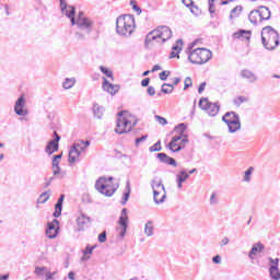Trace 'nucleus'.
I'll list each match as a JSON object with an SVG mask.
<instances>
[{"instance_id": "obj_1", "label": "nucleus", "mask_w": 280, "mask_h": 280, "mask_svg": "<svg viewBox=\"0 0 280 280\" xmlns=\"http://www.w3.org/2000/svg\"><path fill=\"white\" fill-rule=\"evenodd\" d=\"M61 13L70 19L71 25H77L79 32L74 34L77 40H84L93 32V20L88 18L84 12H79L75 19V7L68 5L66 0H59Z\"/></svg>"}, {"instance_id": "obj_2", "label": "nucleus", "mask_w": 280, "mask_h": 280, "mask_svg": "<svg viewBox=\"0 0 280 280\" xmlns=\"http://www.w3.org/2000/svg\"><path fill=\"white\" fill-rule=\"evenodd\" d=\"M170 38H172V28L168 26H158L147 35L144 45L148 49H152V47L167 43Z\"/></svg>"}, {"instance_id": "obj_3", "label": "nucleus", "mask_w": 280, "mask_h": 280, "mask_svg": "<svg viewBox=\"0 0 280 280\" xmlns=\"http://www.w3.org/2000/svg\"><path fill=\"white\" fill-rule=\"evenodd\" d=\"M261 43L268 51H275L279 47V32L272 26H265L261 30Z\"/></svg>"}, {"instance_id": "obj_4", "label": "nucleus", "mask_w": 280, "mask_h": 280, "mask_svg": "<svg viewBox=\"0 0 280 280\" xmlns=\"http://www.w3.org/2000/svg\"><path fill=\"white\" fill-rule=\"evenodd\" d=\"M137 25L135 24V16L121 15L116 20V33L118 36H132Z\"/></svg>"}, {"instance_id": "obj_5", "label": "nucleus", "mask_w": 280, "mask_h": 280, "mask_svg": "<svg viewBox=\"0 0 280 280\" xmlns=\"http://www.w3.org/2000/svg\"><path fill=\"white\" fill-rule=\"evenodd\" d=\"M135 126H137V119L135 116L130 115L128 112H119L117 114V126L115 129L117 135L130 132Z\"/></svg>"}, {"instance_id": "obj_6", "label": "nucleus", "mask_w": 280, "mask_h": 280, "mask_svg": "<svg viewBox=\"0 0 280 280\" xmlns=\"http://www.w3.org/2000/svg\"><path fill=\"white\" fill-rule=\"evenodd\" d=\"M192 47H188V60L191 62V65H205L209 62L210 58H212V52L211 50L207 48H197L191 50Z\"/></svg>"}, {"instance_id": "obj_7", "label": "nucleus", "mask_w": 280, "mask_h": 280, "mask_svg": "<svg viewBox=\"0 0 280 280\" xmlns=\"http://www.w3.org/2000/svg\"><path fill=\"white\" fill-rule=\"evenodd\" d=\"M95 189L103 194V196L110 198L119 189V184H113V177H100L96 180Z\"/></svg>"}, {"instance_id": "obj_8", "label": "nucleus", "mask_w": 280, "mask_h": 280, "mask_svg": "<svg viewBox=\"0 0 280 280\" xmlns=\"http://www.w3.org/2000/svg\"><path fill=\"white\" fill-rule=\"evenodd\" d=\"M151 188L153 191V201L155 205H163L167 198V190L165 189V185H163V179L154 177L151 180Z\"/></svg>"}, {"instance_id": "obj_9", "label": "nucleus", "mask_w": 280, "mask_h": 280, "mask_svg": "<svg viewBox=\"0 0 280 280\" xmlns=\"http://www.w3.org/2000/svg\"><path fill=\"white\" fill-rule=\"evenodd\" d=\"M222 121L226 124L229 132L232 135L238 130H242V121L240 120V115H237L235 112L225 113V115L222 117Z\"/></svg>"}, {"instance_id": "obj_10", "label": "nucleus", "mask_w": 280, "mask_h": 280, "mask_svg": "<svg viewBox=\"0 0 280 280\" xmlns=\"http://www.w3.org/2000/svg\"><path fill=\"white\" fill-rule=\"evenodd\" d=\"M199 106L202 110H206L210 117H215L220 113V104L209 102V98H200Z\"/></svg>"}, {"instance_id": "obj_11", "label": "nucleus", "mask_w": 280, "mask_h": 280, "mask_svg": "<svg viewBox=\"0 0 280 280\" xmlns=\"http://www.w3.org/2000/svg\"><path fill=\"white\" fill-rule=\"evenodd\" d=\"M118 224L119 226L116 229V231L119 237H126V233L128 231V209L124 208L121 210Z\"/></svg>"}, {"instance_id": "obj_12", "label": "nucleus", "mask_w": 280, "mask_h": 280, "mask_svg": "<svg viewBox=\"0 0 280 280\" xmlns=\"http://www.w3.org/2000/svg\"><path fill=\"white\" fill-rule=\"evenodd\" d=\"M187 137L183 138V136H175L172 138L171 142L168 143L167 148L172 152H180L183 148H185V143H187Z\"/></svg>"}, {"instance_id": "obj_13", "label": "nucleus", "mask_w": 280, "mask_h": 280, "mask_svg": "<svg viewBox=\"0 0 280 280\" xmlns=\"http://www.w3.org/2000/svg\"><path fill=\"white\" fill-rule=\"evenodd\" d=\"M14 113L15 115H19L20 117H25L30 115V110L25 108V96H20L14 105Z\"/></svg>"}, {"instance_id": "obj_14", "label": "nucleus", "mask_w": 280, "mask_h": 280, "mask_svg": "<svg viewBox=\"0 0 280 280\" xmlns=\"http://www.w3.org/2000/svg\"><path fill=\"white\" fill-rule=\"evenodd\" d=\"M54 136H55V139L54 140H50L48 142V144L46 145V150L45 152L47 154H54V152H58V148H59V141H60V136L58 135V132L54 131Z\"/></svg>"}, {"instance_id": "obj_15", "label": "nucleus", "mask_w": 280, "mask_h": 280, "mask_svg": "<svg viewBox=\"0 0 280 280\" xmlns=\"http://www.w3.org/2000/svg\"><path fill=\"white\" fill-rule=\"evenodd\" d=\"M58 220H54L52 222L48 223V228L46 230V235L49 240H55V237H58Z\"/></svg>"}, {"instance_id": "obj_16", "label": "nucleus", "mask_w": 280, "mask_h": 280, "mask_svg": "<svg viewBox=\"0 0 280 280\" xmlns=\"http://www.w3.org/2000/svg\"><path fill=\"white\" fill-rule=\"evenodd\" d=\"M89 224H91V218L86 217L85 214H81L77 219V231H86V229H89Z\"/></svg>"}, {"instance_id": "obj_17", "label": "nucleus", "mask_w": 280, "mask_h": 280, "mask_svg": "<svg viewBox=\"0 0 280 280\" xmlns=\"http://www.w3.org/2000/svg\"><path fill=\"white\" fill-rule=\"evenodd\" d=\"M265 249H266V246H264L261 242L254 244L252 249L248 253V258L253 261L255 259V255H259V253H264Z\"/></svg>"}, {"instance_id": "obj_18", "label": "nucleus", "mask_w": 280, "mask_h": 280, "mask_svg": "<svg viewBox=\"0 0 280 280\" xmlns=\"http://www.w3.org/2000/svg\"><path fill=\"white\" fill-rule=\"evenodd\" d=\"M103 90L106 91V93H109V95H115L119 92V85H115L113 83H109L106 78H103Z\"/></svg>"}, {"instance_id": "obj_19", "label": "nucleus", "mask_w": 280, "mask_h": 280, "mask_svg": "<svg viewBox=\"0 0 280 280\" xmlns=\"http://www.w3.org/2000/svg\"><path fill=\"white\" fill-rule=\"evenodd\" d=\"M183 51V39H177L176 44L172 47V51L170 54V59L172 60L173 58H180L178 54Z\"/></svg>"}, {"instance_id": "obj_20", "label": "nucleus", "mask_w": 280, "mask_h": 280, "mask_svg": "<svg viewBox=\"0 0 280 280\" xmlns=\"http://www.w3.org/2000/svg\"><path fill=\"white\" fill-rule=\"evenodd\" d=\"M158 159L161 161V163H166V165L178 167V163H176V160H174V158H170L165 153H158Z\"/></svg>"}, {"instance_id": "obj_21", "label": "nucleus", "mask_w": 280, "mask_h": 280, "mask_svg": "<svg viewBox=\"0 0 280 280\" xmlns=\"http://www.w3.org/2000/svg\"><path fill=\"white\" fill-rule=\"evenodd\" d=\"M258 13L260 14V19L262 22L270 21V18L272 16L270 8L264 5L258 7Z\"/></svg>"}, {"instance_id": "obj_22", "label": "nucleus", "mask_w": 280, "mask_h": 280, "mask_svg": "<svg viewBox=\"0 0 280 280\" xmlns=\"http://www.w3.org/2000/svg\"><path fill=\"white\" fill-rule=\"evenodd\" d=\"M188 178L189 174H187V171L182 170L179 174L176 175L177 188L183 189V183H186Z\"/></svg>"}, {"instance_id": "obj_23", "label": "nucleus", "mask_w": 280, "mask_h": 280, "mask_svg": "<svg viewBox=\"0 0 280 280\" xmlns=\"http://www.w3.org/2000/svg\"><path fill=\"white\" fill-rule=\"evenodd\" d=\"M248 20L250 21V23H253V25H259V23H262L259 10L256 9V10L250 11V13L248 15Z\"/></svg>"}, {"instance_id": "obj_24", "label": "nucleus", "mask_w": 280, "mask_h": 280, "mask_svg": "<svg viewBox=\"0 0 280 280\" xmlns=\"http://www.w3.org/2000/svg\"><path fill=\"white\" fill-rule=\"evenodd\" d=\"M90 145L91 141L79 140L74 142L71 148H73L74 150H77V152H80V154H82V152H84V150H86V148H89Z\"/></svg>"}, {"instance_id": "obj_25", "label": "nucleus", "mask_w": 280, "mask_h": 280, "mask_svg": "<svg viewBox=\"0 0 280 280\" xmlns=\"http://www.w3.org/2000/svg\"><path fill=\"white\" fill-rule=\"evenodd\" d=\"M241 78H244V80H248L252 83L257 80V75H255L250 70H242Z\"/></svg>"}, {"instance_id": "obj_26", "label": "nucleus", "mask_w": 280, "mask_h": 280, "mask_svg": "<svg viewBox=\"0 0 280 280\" xmlns=\"http://www.w3.org/2000/svg\"><path fill=\"white\" fill-rule=\"evenodd\" d=\"M234 38H244L245 40H250L252 32L246 30H240L233 34Z\"/></svg>"}, {"instance_id": "obj_27", "label": "nucleus", "mask_w": 280, "mask_h": 280, "mask_svg": "<svg viewBox=\"0 0 280 280\" xmlns=\"http://www.w3.org/2000/svg\"><path fill=\"white\" fill-rule=\"evenodd\" d=\"M95 248H97V245H88L86 248L83 250L82 261H89V259H91V256L89 255H93V250H95Z\"/></svg>"}, {"instance_id": "obj_28", "label": "nucleus", "mask_w": 280, "mask_h": 280, "mask_svg": "<svg viewBox=\"0 0 280 280\" xmlns=\"http://www.w3.org/2000/svg\"><path fill=\"white\" fill-rule=\"evenodd\" d=\"M80 151H77L73 147L69 151V163H75L80 159Z\"/></svg>"}, {"instance_id": "obj_29", "label": "nucleus", "mask_w": 280, "mask_h": 280, "mask_svg": "<svg viewBox=\"0 0 280 280\" xmlns=\"http://www.w3.org/2000/svg\"><path fill=\"white\" fill-rule=\"evenodd\" d=\"M144 235L152 237L154 235V222L148 221L144 225Z\"/></svg>"}, {"instance_id": "obj_30", "label": "nucleus", "mask_w": 280, "mask_h": 280, "mask_svg": "<svg viewBox=\"0 0 280 280\" xmlns=\"http://www.w3.org/2000/svg\"><path fill=\"white\" fill-rule=\"evenodd\" d=\"M270 278L272 280H280V270L279 266H271L269 268Z\"/></svg>"}, {"instance_id": "obj_31", "label": "nucleus", "mask_w": 280, "mask_h": 280, "mask_svg": "<svg viewBox=\"0 0 280 280\" xmlns=\"http://www.w3.org/2000/svg\"><path fill=\"white\" fill-rule=\"evenodd\" d=\"M253 172H255V167L249 166L243 176V183H250V180L253 179Z\"/></svg>"}, {"instance_id": "obj_32", "label": "nucleus", "mask_w": 280, "mask_h": 280, "mask_svg": "<svg viewBox=\"0 0 280 280\" xmlns=\"http://www.w3.org/2000/svg\"><path fill=\"white\" fill-rule=\"evenodd\" d=\"M93 113L96 119H102V117L104 116V107L100 106L98 104H95L93 107Z\"/></svg>"}, {"instance_id": "obj_33", "label": "nucleus", "mask_w": 280, "mask_h": 280, "mask_svg": "<svg viewBox=\"0 0 280 280\" xmlns=\"http://www.w3.org/2000/svg\"><path fill=\"white\" fill-rule=\"evenodd\" d=\"M242 5H236L234 9H232L230 13V20L233 21V19H237L240 14H242Z\"/></svg>"}, {"instance_id": "obj_34", "label": "nucleus", "mask_w": 280, "mask_h": 280, "mask_svg": "<svg viewBox=\"0 0 280 280\" xmlns=\"http://www.w3.org/2000/svg\"><path fill=\"white\" fill-rule=\"evenodd\" d=\"M73 86H75V78H67L62 83V88L66 90L73 89Z\"/></svg>"}, {"instance_id": "obj_35", "label": "nucleus", "mask_w": 280, "mask_h": 280, "mask_svg": "<svg viewBox=\"0 0 280 280\" xmlns=\"http://www.w3.org/2000/svg\"><path fill=\"white\" fill-rule=\"evenodd\" d=\"M126 189L127 191L122 195V206H126V202L130 199V182H127Z\"/></svg>"}, {"instance_id": "obj_36", "label": "nucleus", "mask_w": 280, "mask_h": 280, "mask_svg": "<svg viewBox=\"0 0 280 280\" xmlns=\"http://www.w3.org/2000/svg\"><path fill=\"white\" fill-rule=\"evenodd\" d=\"M100 71H102V73H104V75H106L107 78H109L112 80V82L115 81V77H113V71L104 66L100 67Z\"/></svg>"}, {"instance_id": "obj_37", "label": "nucleus", "mask_w": 280, "mask_h": 280, "mask_svg": "<svg viewBox=\"0 0 280 280\" xmlns=\"http://www.w3.org/2000/svg\"><path fill=\"white\" fill-rule=\"evenodd\" d=\"M174 92V85L170 83L162 84V93L165 95H170V93Z\"/></svg>"}, {"instance_id": "obj_38", "label": "nucleus", "mask_w": 280, "mask_h": 280, "mask_svg": "<svg viewBox=\"0 0 280 280\" xmlns=\"http://www.w3.org/2000/svg\"><path fill=\"white\" fill-rule=\"evenodd\" d=\"M49 197H50L49 191L43 192L37 199V205H45V202L49 200Z\"/></svg>"}, {"instance_id": "obj_39", "label": "nucleus", "mask_w": 280, "mask_h": 280, "mask_svg": "<svg viewBox=\"0 0 280 280\" xmlns=\"http://www.w3.org/2000/svg\"><path fill=\"white\" fill-rule=\"evenodd\" d=\"M61 214H62V203L60 201H57L55 206L54 218H60Z\"/></svg>"}, {"instance_id": "obj_40", "label": "nucleus", "mask_w": 280, "mask_h": 280, "mask_svg": "<svg viewBox=\"0 0 280 280\" xmlns=\"http://www.w3.org/2000/svg\"><path fill=\"white\" fill-rule=\"evenodd\" d=\"M219 0H208L209 3V13L211 14V19H213V14H215V2Z\"/></svg>"}, {"instance_id": "obj_41", "label": "nucleus", "mask_w": 280, "mask_h": 280, "mask_svg": "<svg viewBox=\"0 0 280 280\" xmlns=\"http://www.w3.org/2000/svg\"><path fill=\"white\" fill-rule=\"evenodd\" d=\"M244 102H248V98L245 96H237L236 98H234L233 103L235 106H242V104H244Z\"/></svg>"}, {"instance_id": "obj_42", "label": "nucleus", "mask_w": 280, "mask_h": 280, "mask_svg": "<svg viewBox=\"0 0 280 280\" xmlns=\"http://www.w3.org/2000/svg\"><path fill=\"white\" fill-rule=\"evenodd\" d=\"M163 148L161 147V140H159L155 144L149 148V152H161Z\"/></svg>"}, {"instance_id": "obj_43", "label": "nucleus", "mask_w": 280, "mask_h": 280, "mask_svg": "<svg viewBox=\"0 0 280 280\" xmlns=\"http://www.w3.org/2000/svg\"><path fill=\"white\" fill-rule=\"evenodd\" d=\"M218 202H220L218 200V192H212L210 196V205L215 206Z\"/></svg>"}, {"instance_id": "obj_44", "label": "nucleus", "mask_w": 280, "mask_h": 280, "mask_svg": "<svg viewBox=\"0 0 280 280\" xmlns=\"http://www.w3.org/2000/svg\"><path fill=\"white\" fill-rule=\"evenodd\" d=\"M186 128H187V126L182 122L175 127V130H176V132H179V135H183V132H185Z\"/></svg>"}, {"instance_id": "obj_45", "label": "nucleus", "mask_w": 280, "mask_h": 280, "mask_svg": "<svg viewBox=\"0 0 280 280\" xmlns=\"http://www.w3.org/2000/svg\"><path fill=\"white\" fill-rule=\"evenodd\" d=\"M194 82L191 81V78L187 77L184 81V91H187L189 86H192Z\"/></svg>"}, {"instance_id": "obj_46", "label": "nucleus", "mask_w": 280, "mask_h": 280, "mask_svg": "<svg viewBox=\"0 0 280 280\" xmlns=\"http://www.w3.org/2000/svg\"><path fill=\"white\" fill-rule=\"evenodd\" d=\"M171 74H172V72L164 70L160 73V80L165 81V80H167V78H170Z\"/></svg>"}, {"instance_id": "obj_47", "label": "nucleus", "mask_w": 280, "mask_h": 280, "mask_svg": "<svg viewBox=\"0 0 280 280\" xmlns=\"http://www.w3.org/2000/svg\"><path fill=\"white\" fill-rule=\"evenodd\" d=\"M130 5H132V10H135V12H137V14H141V8L139 5H137V1L131 0Z\"/></svg>"}, {"instance_id": "obj_48", "label": "nucleus", "mask_w": 280, "mask_h": 280, "mask_svg": "<svg viewBox=\"0 0 280 280\" xmlns=\"http://www.w3.org/2000/svg\"><path fill=\"white\" fill-rule=\"evenodd\" d=\"M45 270H47L46 267H36L35 275H37L38 277H43V275H45Z\"/></svg>"}, {"instance_id": "obj_49", "label": "nucleus", "mask_w": 280, "mask_h": 280, "mask_svg": "<svg viewBox=\"0 0 280 280\" xmlns=\"http://www.w3.org/2000/svg\"><path fill=\"white\" fill-rule=\"evenodd\" d=\"M155 119L161 126H167V119L163 118L162 116H155Z\"/></svg>"}, {"instance_id": "obj_50", "label": "nucleus", "mask_w": 280, "mask_h": 280, "mask_svg": "<svg viewBox=\"0 0 280 280\" xmlns=\"http://www.w3.org/2000/svg\"><path fill=\"white\" fill-rule=\"evenodd\" d=\"M147 93H148V95H150V97H154V95H156V90L154 89V86L150 85L147 89Z\"/></svg>"}, {"instance_id": "obj_51", "label": "nucleus", "mask_w": 280, "mask_h": 280, "mask_svg": "<svg viewBox=\"0 0 280 280\" xmlns=\"http://www.w3.org/2000/svg\"><path fill=\"white\" fill-rule=\"evenodd\" d=\"M145 139H148V135L137 138L136 139V148H139V143H143V141H145Z\"/></svg>"}, {"instance_id": "obj_52", "label": "nucleus", "mask_w": 280, "mask_h": 280, "mask_svg": "<svg viewBox=\"0 0 280 280\" xmlns=\"http://www.w3.org/2000/svg\"><path fill=\"white\" fill-rule=\"evenodd\" d=\"M98 242H101V244H104V242H106V232H103L98 235Z\"/></svg>"}, {"instance_id": "obj_53", "label": "nucleus", "mask_w": 280, "mask_h": 280, "mask_svg": "<svg viewBox=\"0 0 280 280\" xmlns=\"http://www.w3.org/2000/svg\"><path fill=\"white\" fill-rule=\"evenodd\" d=\"M213 264H222V256L217 255L212 258Z\"/></svg>"}, {"instance_id": "obj_54", "label": "nucleus", "mask_w": 280, "mask_h": 280, "mask_svg": "<svg viewBox=\"0 0 280 280\" xmlns=\"http://www.w3.org/2000/svg\"><path fill=\"white\" fill-rule=\"evenodd\" d=\"M150 84V78H145L141 81V86L145 88L149 86Z\"/></svg>"}, {"instance_id": "obj_55", "label": "nucleus", "mask_w": 280, "mask_h": 280, "mask_svg": "<svg viewBox=\"0 0 280 280\" xmlns=\"http://www.w3.org/2000/svg\"><path fill=\"white\" fill-rule=\"evenodd\" d=\"M184 5H186V8H191V5H194V2L191 0H182Z\"/></svg>"}, {"instance_id": "obj_56", "label": "nucleus", "mask_w": 280, "mask_h": 280, "mask_svg": "<svg viewBox=\"0 0 280 280\" xmlns=\"http://www.w3.org/2000/svg\"><path fill=\"white\" fill-rule=\"evenodd\" d=\"M52 174L58 176V174H60V166H52Z\"/></svg>"}, {"instance_id": "obj_57", "label": "nucleus", "mask_w": 280, "mask_h": 280, "mask_svg": "<svg viewBox=\"0 0 280 280\" xmlns=\"http://www.w3.org/2000/svg\"><path fill=\"white\" fill-rule=\"evenodd\" d=\"M206 86H207V83H206V82H202V83L199 85V88H198V93H202V91H205Z\"/></svg>"}, {"instance_id": "obj_58", "label": "nucleus", "mask_w": 280, "mask_h": 280, "mask_svg": "<svg viewBox=\"0 0 280 280\" xmlns=\"http://www.w3.org/2000/svg\"><path fill=\"white\" fill-rule=\"evenodd\" d=\"M226 244H229V237H223L221 240L220 246H226Z\"/></svg>"}, {"instance_id": "obj_59", "label": "nucleus", "mask_w": 280, "mask_h": 280, "mask_svg": "<svg viewBox=\"0 0 280 280\" xmlns=\"http://www.w3.org/2000/svg\"><path fill=\"white\" fill-rule=\"evenodd\" d=\"M180 83V78L176 77L173 79V88L177 86Z\"/></svg>"}, {"instance_id": "obj_60", "label": "nucleus", "mask_w": 280, "mask_h": 280, "mask_svg": "<svg viewBox=\"0 0 280 280\" xmlns=\"http://www.w3.org/2000/svg\"><path fill=\"white\" fill-rule=\"evenodd\" d=\"M270 264H273L272 266H279V258L272 259L269 258Z\"/></svg>"}, {"instance_id": "obj_61", "label": "nucleus", "mask_w": 280, "mask_h": 280, "mask_svg": "<svg viewBox=\"0 0 280 280\" xmlns=\"http://www.w3.org/2000/svg\"><path fill=\"white\" fill-rule=\"evenodd\" d=\"M54 275H56V272H52V273H51V271L46 272V279L47 280L54 279Z\"/></svg>"}, {"instance_id": "obj_62", "label": "nucleus", "mask_w": 280, "mask_h": 280, "mask_svg": "<svg viewBox=\"0 0 280 280\" xmlns=\"http://www.w3.org/2000/svg\"><path fill=\"white\" fill-rule=\"evenodd\" d=\"M161 69H162L161 66L155 65V66H153L151 73H154L155 71H161Z\"/></svg>"}, {"instance_id": "obj_63", "label": "nucleus", "mask_w": 280, "mask_h": 280, "mask_svg": "<svg viewBox=\"0 0 280 280\" xmlns=\"http://www.w3.org/2000/svg\"><path fill=\"white\" fill-rule=\"evenodd\" d=\"M68 279H70V280H75V272L70 271V272L68 273Z\"/></svg>"}, {"instance_id": "obj_64", "label": "nucleus", "mask_w": 280, "mask_h": 280, "mask_svg": "<svg viewBox=\"0 0 280 280\" xmlns=\"http://www.w3.org/2000/svg\"><path fill=\"white\" fill-rule=\"evenodd\" d=\"M51 180H54V177H50L49 180L44 184L45 189L51 185Z\"/></svg>"}]
</instances>
